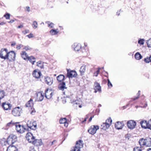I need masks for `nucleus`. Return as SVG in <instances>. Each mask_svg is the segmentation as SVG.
<instances>
[{
  "label": "nucleus",
  "mask_w": 151,
  "mask_h": 151,
  "mask_svg": "<svg viewBox=\"0 0 151 151\" xmlns=\"http://www.w3.org/2000/svg\"><path fill=\"white\" fill-rule=\"evenodd\" d=\"M1 58L6 60L9 59L10 61H14L15 59L16 53L13 51L8 52L7 51V54L5 56H1Z\"/></svg>",
  "instance_id": "1"
},
{
  "label": "nucleus",
  "mask_w": 151,
  "mask_h": 151,
  "mask_svg": "<svg viewBox=\"0 0 151 151\" xmlns=\"http://www.w3.org/2000/svg\"><path fill=\"white\" fill-rule=\"evenodd\" d=\"M27 128L33 130H35L37 128V124L36 121H28L26 125Z\"/></svg>",
  "instance_id": "2"
},
{
  "label": "nucleus",
  "mask_w": 151,
  "mask_h": 151,
  "mask_svg": "<svg viewBox=\"0 0 151 151\" xmlns=\"http://www.w3.org/2000/svg\"><path fill=\"white\" fill-rule=\"evenodd\" d=\"M17 141V136L13 134L10 135L8 137L7 142L9 145H12Z\"/></svg>",
  "instance_id": "3"
},
{
  "label": "nucleus",
  "mask_w": 151,
  "mask_h": 151,
  "mask_svg": "<svg viewBox=\"0 0 151 151\" xmlns=\"http://www.w3.org/2000/svg\"><path fill=\"white\" fill-rule=\"evenodd\" d=\"M99 127L97 125H93L88 129V132L92 135L96 133V131L99 129Z\"/></svg>",
  "instance_id": "4"
},
{
  "label": "nucleus",
  "mask_w": 151,
  "mask_h": 151,
  "mask_svg": "<svg viewBox=\"0 0 151 151\" xmlns=\"http://www.w3.org/2000/svg\"><path fill=\"white\" fill-rule=\"evenodd\" d=\"M21 109L19 107L15 108L12 111V113L14 116H19L21 112Z\"/></svg>",
  "instance_id": "5"
},
{
  "label": "nucleus",
  "mask_w": 151,
  "mask_h": 151,
  "mask_svg": "<svg viewBox=\"0 0 151 151\" xmlns=\"http://www.w3.org/2000/svg\"><path fill=\"white\" fill-rule=\"evenodd\" d=\"M67 77L69 78L76 77L77 75L76 72L75 70H72L69 71L68 69H67Z\"/></svg>",
  "instance_id": "6"
},
{
  "label": "nucleus",
  "mask_w": 151,
  "mask_h": 151,
  "mask_svg": "<svg viewBox=\"0 0 151 151\" xmlns=\"http://www.w3.org/2000/svg\"><path fill=\"white\" fill-rule=\"evenodd\" d=\"M53 95V92L51 89L47 88L45 91V96L47 99H50Z\"/></svg>",
  "instance_id": "7"
},
{
  "label": "nucleus",
  "mask_w": 151,
  "mask_h": 151,
  "mask_svg": "<svg viewBox=\"0 0 151 151\" xmlns=\"http://www.w3.org/2000/svg\"><path fill=\"white\" fill-rule=\"evenodd\" d=\"M127 124L128 128L132 129L135 127L136 125V123L133 120H130L127 122Z\"/></svg>",
  "instance_id": "8"
},
{
  "label": "nucleus",
  "mask_w": 151,
  "mask_h": 151,
  "mask_svg": "<svg viewBox=\"0 0 151 151\" xmlns=\"http://www.w3.org/2000/svg\"><path fill=\"white\" fill-rule=\"evenodd\" d=\"M26 138L29 142L32 143L35 139V137L31 132H29L27 134Z\"/></svg>",
  "instance_id": "9"
},
{
  "label": "nucleus",
  "mask_w": 151,
  "mask_h": 151,
  "mask_svg": "<svg viewBox=\"0 0 151 151\" xmlns=\"http://www.w3.org/2000/svg\"><path fill=\"white\" fill-rule=\"evenodd\" d=\"M45 83L48 85H51L53 82V79L52 77L49 76H45Z\"/></svg>",
  "instance_id": "10"
},
{
  "label": "nucleus",
  "mask_w": 151,
  "mask_h": 151,
  "mask_svg": "<svg viewBox=\"0 0 151 151\" xmlns=\"http://www.w3.org/2000/svg\"><path fill=\"white\" fill-rule=\"evenodd\" d=\"M94 89L95 90L94 92L96 93L97 91L100 92L101 91V87L99 83L96 81L94 83Z\"/></svg>",
  "instance_id": "11"
},
{
  "label": "nucleus",
  "mask_w": 151,
  "mask_h": 151,
  "mask_svg": "<svg viewBox=\"0 0 151 151\" xmlns=\"http://www.w3.org/2000/svg\"><path fill=\"white\" fill-rule=\"evenodd\" d=\"M32 75L34 77L38 78L41 76L42 74L40 71L36 69L34 70Z\"/></svg>",
  "instance_id": "12"
},
{
  "label": "nucleus",
  "mask_w": 151,
  "mask_h": 151,
  "mask_svg": "<svg viewBox=\"0 0 151 151\" xmlns=\"http://www.w3.org/2000/svg\"><path fill=\"white\" fill-rule=\"evenodd\" d=\"M1 106L4 110H8L10 109L12 106L11 104L6 103V102L3 103L1 105Z\"/></svg>",
  "instance_id": "13"
},
{
  "label": "nucleus",
  "mask_w": 151,
  "mask_h": 151,
  "mask_svg": "<svg viewBox=\"0 0 151 151\" xmlns=\"http://www.w3.org/2000/svg\"><path fill=\"white\" fill-rule=\"evenodd\" d=\"M19 122H16L15 124V126L16 127V129L17 131L20 134L23 133V130H21V125L19 124Z\"/></svg>",
  "instance_id": "14"
},
{
  "label": "nucleus",
  "mask_w": 151,
  "mask_h": 151,
  "mask_svg": "<svg viewBox=\"0 0 151 151\" xmlns=\"http://www.w3.org/2000/svg\"><path fill=\"white\" fill-rule=\"evenodd\" d=\"M32 143L36 146H41L42 143L41 139H35Z\"/></svg>",
  "instance_id": "15"
},
{
  "label": "nucleus",
  "mask_w": 151,
  "mask_h": 151,
  "mask_svg": "<svg viewBox=\"0 0 151 151\" xmlns=\"http://www.w3.org/2000/svg\"><path fill=\"white\" fill-rule=\"evenodd\" d=\"M44 95L40 92L37 93L36 100L38 101H41L43 99Z\"/></svg>",
  "instance_id": "16"
},
{
  "label": "nucleus",
  "mask_w": 151,
  "mask_h": 151,
  "mask_svg": "<svg viewBox=\"0 0 151 151\" xmlns=\"http://www.w3.org/2000/svg\"><path fill=\"white\" fill-rule=\"evenodd\" d=\"M145 145L150 147L151 145V138L149 137L145 139Z\"/></svg>",
  "instance_id": "17"
},
{
  "label": "nucleus",
  "mask_w": 151,
  "mask_h": 151,
  "mask_svg": "<svg viewBox=\"0 0 151 151\" xmlns=\"http://www.w3.org/2000/svg\"><path fill=\"white\" fill-rule=\"evenodd\" d=\"M123 126V124L119 122H116L115 125V128L118 129H122Z\"/></svg>",
  "instance_id": "18"
},
{
  "label": "nucleus",
  "mask_w": 151,
  "mask_h": 151,
  "mask_svg": "<svg viewBox=\"0 0 151 151\" xmlns=\"http://www.w3.org/2000/svg\"><path fill=\"white\" fill-rule=\"evenodd\" d=\"M86 66L85 65H83L81 67L79 70L81 75L83 76L84 75L86 70Z\"/></svg>",
  "instance_id": "19"
},
{
  "label": "nucleus",
  "mask_w": 151,
  "mask_h": 151,
  "mask_svg": "<svg viewBox=\"0 0 151 151\" xmlns=\"http://www.w3.org/2000/svg\"><path fill=\"white\" fill-rule=\"evenodd\" d=\"M21 55L22 57L25 60L26 59H28L29 57L28 56V54L25 51H22L21 53Z\"/></svg>",
  "instance_id": "20"
},
{
  "label": "nucleus",
  "mask_w": 151,
  "mask_h": 151,
  "mask_svg": "<svg viewBox=\"0 0 151 151\" xmlns=\"http://www.w3.org/2000/svg\"><path fill=\"white\" fill-rule=\"evenodd\" d=\"M58 88L60 90L62 91H63L64 89L67 88L65 87V84L64 82H63L59 84Z\"/></svg>",
  "instance_id": "21"
},
{
  "label": "nucleus",
  "mask_w": 151,
  "mask_h": 151,
  "mask_svg": "<svg viewBox=\"0 0 151 151\" xmlns=\"http://www.w3.org/2000/svg\"><path fill=\"white\" fill-rule=\"evenodd\" d=\"M74 50L76 51H78L81 48V46L79 44L75 43L74 45L73 46Z\"/></svg>",
  "instance_id": "22"
},
{
  "label": "nucleus",
  "mask_w": 151,
  "mask_h": 151,
  "mask_svg": "<svg viewBox=\"0 0 151 151\" xmlns=\"http://www.w3.org/2000/svg\"><path fill=\"white\" fill-rule=\"evenodd\" d=\"M141 124L142 127L145 129L148 128V122H147L146 121H143L141 122Z\"/></svg>",
  "instance_id": "23"
},
{
  "label": "nucleus",
  "mask_w": 151,
  "mask_h": 151,
  "mask_svg": "<svg viewBox=\"0 0 151 151\" xmlns=\"http://www.w3.org/2000/svg\"><path fill=\"white\" fill-rule=\"evenodd\" d=\"M32 100L31 99L25 104V106L26 107H31L33 106Z\"/></svg>",
  "instance_id": "24"
},
{
  "label": "nucleus",
  "mask_w": 151,
  "mask_h": 151,
  "mask_svg": "<svg viewBox=\"0 0 151 151\" xmlns=\"http://www.w3.org/2000/svg\"><path fill=\"white\" fill-rule=\"evenodd\" d=\"M108 125V124H107L105 123H103L101 125V129L104 130H106L109 127Z\"/></svg>",
  "instance_id": "25"
},
{
  "label": "nucleus",
  "mask_w": 151,
  "mask_h": 151,
  "mask_svg": "<svg viewBox=\"0 0 151 151\" xmlns=\"http://www.w3.org/2000/svg\"><path fill=\"white\" fill-rule=\"evenodd\" d=\"M18 150L16 147L14 145L9 146L6 150V151H13L14 150Z\"/></svg>",
  "instance_id": "26"
},
{
  "label": "nucleus",
  "mask_w": 151,
  "mask_h": 151,
  "mask_svg": "<svg viewBox=\"0 0 151 151\" xmlns=\"http://www.w3.org/2000/svg\"><path fill=\"white\" fill-rule=\"evenodd\" d=\"M8 50L6 48L1 49L0 51V58H1V56H3V55L4 54V52L5 51L6 54H7Z\"/></svg>",
  "instance_id": "27"
},
{
  "label": "nucleus",
  "mask_w": 151,
  "mask_h": 151,
  "mask_svg": "<svg viewBox=\"0 0 151 151\" xmlns=\"http://www.w3.org/2000/svg\"><path fill=\"white\" fill-rule=\"evenodd\" d=\"M28 59L32 63V65H34V63L35 62V59L32 56L29 57Z\"/></svg>",
  "instance_id": "28"
},
{
  "label": "nucleus",
  "mask_w": 151,
  "mask_h": 151,
  "mask_svg": "<svg viewBox=\"0 0 151 151\" xmlns=\"http://www.w3.org/2000/svg\"><path fill=\"white\" fill-rule=\"evenodd\" d=\"M65 78L64 76L63 75H60L57 76V81L59 82H60L63 81Z\"/></svg>",
  "instance_id": "29"
},
{
  "label": "nucleus",
  "mask_w": 151,
  "mask_h": 151,
  "mask_svg": "<svg viewBox=\"0 0 151 151\" xmlns=\"http://www.w3.org/2000/svg\"><path fill=\"white\" fill-rule=\"evenodd\" d=\"M135 57L137 60H139L142 58V56L139 52H137L135 55Z\"/></svg>",
  "instance_id": "30"
},
{
  "label": "nucleus",
  "mask_w": 151,
  "mask_h": 151,
  "mask_svg": "<svg viewBox=\"0 0 151 151\" xmlns=\"http://www.w3.org/2000/svg\"><path fill=\"white\" fill-rule=\"evenodd\" d=\"M78 148L80 149L82 147L83 145L81 142V140L77 141L76 143V145L75 146Z\"/></svg>",
  "instance_id": "31"
},
{
  "label": "nucleus",
  "mask_w": 151,
  "mask_h": 151,
  "mask_svg": "<svg viewBox=\"0 0 151 151\" xmlns=\"http://www.w3.org/2000/svg\"><path fill=\"white\" fill-rule=\"evenodd\" d=\"M16 122H13L12 120L11 122L8 123L6 125L7 128H8L9 127H12L13 126L15 125L16 124Z\"/></svg>",
  "instance_id": "32"
},
{
  "label": "nucleus",
  "mask_w": 151,
  "mask_h": 151,
  "mask_svg": "<svg viewBox=\"0 0 151 151\" xmlns=\"http://www.w3.org/2000/svg\"><path fill=\"white\" fill-rule=\"evenodd\" d=\"M139 143L141 147L143 145H145V139L143 138H142L141 139H139Z\"/></svg>",
  "instance_id": "33"
},
{
  "label": "nucleus",
  "mask_w": 151,
  "mask_h": 151,
  "mask_svg": "<svg viewBox=\"0 0 151 151\" xmlns=\"http://www.w3.org/2000/svg\"><path fill=\"white\" fill-rule=\"evenodd\" d=\"M21 130H23V133L25 131H30L29 130V129L28 128H27V127L26 125H21Z\"/></svg>",
  "instance_id": "34"
},
{
  "label": "nucleus",
  "mask_w": 151,
  "mask_h": 151,
  "mask_svg": "<svg viewBox=\"0 0 151 151\" xmlns=\"http://www.w3.org/2000/svg\"><path fill=\"white\" fill-rule=\"evenodd\" d=\"M112 122V121L111 119V118H109L106 120V122L105 123L107 124H108V126H109L110 127V126Z\"/></svg>",
  "instance_id": "35"
},
{
  "label": "nucleus",
  "mask_w": 151,
  "mask_h": 151,
  "mask_svg": "<svg viewBox=\"0 0 151 151\" xmlns=\"http://www.w3.org/2000/svg\"><path fill=\"white\" fill-rule=\"evenodd\" d=\"M38 24L37 22L36 21H34L33 22L32 26L33 28L35 29L37 27Z\"/></svg>",
  "instance_id": "36"
},
{
  "label": "nucleus",
  "mask_w": 151,
  "mask_h": 151,
  "mask_svg": "<svg viewBox=\"0 0 151 151\" xmlns=\"http://www.w3.org/2000/svg\"><path fill=\"white\" fill-rule=\"evenodd\" d=\"M47 24L48 27L51 28H53L54 26V24L52 22L50 23V22L49 21H47L45 22Z\"/></svg>",
  "instance_id": "37"
},
{
  "label": "nucleus",
  "mask_w": 151,
  "mask_h": 151,
  "mask_svg": "<svg viewBox=\"0 0 151 151\" xmlns=\"http://www.w3.org/2000/svg\"><path fill=\"white\" fill-rule=\"evenodd\" d=\"M37 66L40 67L41 68H43V65L41 61H39L37 62Z\"/></svg>",
  "instance_id": "38"
},
{
  "label": "nucleus",
  "mask_w": 151,
  "mask_h": 151,
  "mask_svg": "<svg viewBox=\"0 0 151 151\" xmlns=\"http://www.w3.org/2000/svg\"><path fill=\"white\" fill-rule=\"evenodd\" d=\"M4 96V91H0V99H2Z\"/></svg>",
  "instance_id": "39"
},
{
  "label": "nucleus",
  "mask_w": 151,
  "mask_h": 151,
  "mask_svg": "<svg viewBox=\"0 0 151 151\" xmlns=\"http://www.w3.org/2000/svg\"><path fill=\"white\" fill-rule=\"evenodd\" d=\"M51 35H53L57 34V30L51 29L50 32Z\"/></svg>",
  "instance_id": "40"
},
{
  "label": "nucleus",
  "mask_w": 151,
  "mask_h": 151,
  "mask_svg": "<svg viewBox=\"0 0 151 151\" xmlns=\"http://www.w3.org/2000/svg\"><path fill=\"white\" fill-rule=\"evenodd\" d=\"M66 119L65 118L61 119L60 120L59 122L60 124H64L66 122Z\"/></svg>",
  "instance_id": "41"
},
{
  "label": "nucleus",
  "mask_w": 151,
  "mask_h": 151,
  "mask_svg": "<svg viewBox=\"0 0 151 151\" xmlns=\"http://www.w3.org/2000/svg\"><path fill=\"white\" fill-rule=\"evenodd\" d=\"M80 149L75 146V147L72 148L71 151H80Z\"/></svg>",
  "instance_id": "42"
},
{
  "label": "nucleus",
  "mask_w": 151,
  "mask_h": 151,
  "mask_svg": "<svg viewBox=\"0 0 151 151\" xmlns=\"http://www.w3.org/2000/svg\"><path fill=\"white\" fill-rule=\"evenodd\" d=\"M147 46L149 47H151V38L150 39L146 42Z\"/></svg>",
  "instance_id": "43"
},
{
  "label": "nucleus",
  "mask_w": 151,
  "mask_h": 151,
  "mask_svg": "<svg viewBox=\"0 0 151 151\" xmlns=\"http://www.w3.org/2000/svg\"><path fill=\"white\" fill-rule=\"evenodd\" d=\"M140 95V91H138V93L137 94V96L136 97H135L134 98H132V100L133 101L135 100H136L138 99L139 96Z\"/></svg>",
  "instance_id": "44"
},
{
  "label": "nucleus",
  "mask_w": 151,
  "mask_h": 151,
  "mask_svg": "<svg viewBox=\"0 0 151 151\" xmlns=\"http://www.w3.org/2000/svg\"><path fill=\"white\" fill-rule=\"evenodd\" d=\"M144 40L143 39H140V40H139L138 41V43L139 44H140L141 45H143L144 44Z\"/></svg>",
  "instance_id": "45"
},
{
  "label": "nucleus",
  "mask_w": 151,
  "mask_h": 151,
  "mask_svg": "<svg viewBox=\"0 0 151 151\" xmlns=\"http://www.w3.org/2000/svg\"><path fill=\"white\" fill-rule=\"evenodd\" d=\"M10 14L8 13H6L5 14L4 16V17L6 18V19H9L10 18Z\"/></svg>",
  "instance_id": "46"
},
{
  "label": "nucleus",
  "mask_w": 151,
  "mask_h": 151,
  "mask_svg": "<svg viewBox=\"0 0 151 151\" xmlns=\"http://www.w3.org/2000/svg\"><path fill=\"white\" fill-rule=\"evenodd\" d=\"M140 148H140L138 147H136L134 148L133 151H141Z\"/></svg>",
  "instance_id": "47"
},
{
  "label": "nucleus",
  "mask_w": 151,
  "mask_h": 151,
  "mask_svg": "<svg viewBox=\"0 0 151 151\" xmlns=\"http://www.w3.org/2000/svg\"><path fill=\"white\" fill-rule=\"evenodd\" d=\"M108 81V85L109 87L110 88H111L112 87V85L110 82L109 79H107Z\"/></svg>",
  "instance_id": "48"
},
{
  "label": "nucleus",
  "mask_w": 151,
  "mask_h": 151,
  "mask_svg": "<svg viewBox=\"0 0 151 151\" xmlns=\"http://www.w3.org/2000/svg\"><path fill=\"white\" fill-rule=\"evenodd\" d=\"M23 49L25 50L26 51L28 50H31L32 49V48L29 47V46H25L23 48Z\"/></svg>",
  "instance_id": "49"
},
{
  "label": "nucleus",
  "mask_w": 151,
  "mask_h": 151,
  "mask_svg": "<svg viewBox=\"0 0 151 151\" xmlns=\"http://www.w3.org/2000/svg\"><path fill=\"white\" fill-rule=\"evenodd\" d=\"M144 61L146 63H149L150 62V60L149 58L148 57H147L145 58Z\"/></svg>",
  "instance_id": "50"
},
{
  "label": "nucleus",
  "mask_w": 151,
  "mask_h": 151,
  "mask_svg": "<svg viewBox=\"0 0 151 151\" xmlns=\"http://www.w3.org/2000/svg\"><path fill=\"white\" fill-rule=\"evenodd\" d=\"M23 46V45L21 44H18L17 45V47H16V49L17 50H19L21 47Z\"/></svg>",
  "instance_id": "51"
},
{
  "label": "nucleus",
  "mask_w": 151,
  "mask_h": 151,
  "mask_svg": "<svg viewBox=\"0 0 151 151\" xmlns=\"http://www.w3.org/2000/svg\"><path fill=\"white\" fill-rule=\"evenodd\" d=\"M78 102V101H76L75 102H73V105L77 107V106L79 104Z\"/></svg>",
  "instance_id": "52"
},
{
  "label": "nucleus",
  "mask_w": 151,
  "mask_h": 151,
  "mask_svg": "<svg viewBox=\"0 0 151 151\" xmlns=\"http://www.w3.org/2000/svg\"><path fill=\"white\" fill-rule=\"evenodd\" d=\"M148 129H151V119L148 121Z\"/></svg>",
  "instance_id": "53"
},
{
  "label": "nucleus",
  "mask_w": 151,
  "mask_h": 151,
  "mask_svg": "<svg viewBox=\"0 0 151 151\" xmlns=\"http://www.w3.org/2000/svg\"><path fill=\"white\" fill-rule=\"evenodd\" d=\"M132 102V101H129V103L128 104H127V105L123 106L122 107V108H123V109H126L127 106L129 104Z\"/></svg>",
  "instance_id": "54"
},
{
  "label": "nucleus",
  "mask_w": 151,
  "mask_h": 151,
  "mask_svg": "<svg viewBox=\"0 0 151 151\" xmlns=\"http://www.w3.org/2000/svg\"><path fill=\"white\" fill-rule=\"evenodd\" d=\"M27 36L29 38H30L33 37V35L32 33H30L29 34L27 35Z\"/></svg>",
  "instance_id": "55"
},
{
  "label": "nucleus",
  "mask_w": 151,
  "mask_h": 151,
  "mask_svg": "<svg viewBox=\"0 0 151 151\" xmlns=\"http://www.w3.org/2000/svg\"><path fill=\"white\" fill-rule=\"evenodd\" d=\"M29 30L28 29H26L24 31H23L22 32L24 34H26L29 32Z\"/></svg>",
  "instance_id": "56"
},
{
  "label": "nucleus",
  "mask_w": 151,
  "mask_h": 151,
  "mask_svg": "<svg viewBox=\"0 0 151 151\" xmlns=\"http://www.w3.org/2000/svg\"><path fill=\"white\" fill-rule=\"evenodd\" d=\"M35 110L34 109H33L32 111L31 112V114L32 115H34L35 114Z\"/></svg>",
  "instance_id": "57"
},
{
  "label": "nucleus",
  "mask_w": 151,
  "mask_h": 151,
  "mask_svg": "<svg viewBox=\"0 0 151 151\" xmlns=\"http://www.w3.org/2000/svg\"><path fill=\"white\" fill-rule=\"evenodd\" d=\"M64 126L66 127H67L68 125V123L66 122L65 123H64Z\"/></svg>",
  "instance_id": "58"
},
{
  "label": "nucleus",
  "mask_w": 151,
  "mask_h": 151,
  "mask_svg": "<svg viewBox=\"0 0 151 151\" xmlns=\"http://www.w3.org/2000/svg\"><path fill=\"white\" fill-rule=\"evenodd\" d=\"M98 74L99 73H98V72H96L94 73V75L97 77L98 76Z\"/></svg>",
  "instance_id": "59"
},
{
  "label": "nucleus",
  "mask_w": 151,
  "mask_h": 151,
  "mask_svg": "<svg viewBox=\"0 0 151 151\" xmlns=\"http://www.w3.org/2000/svg\"><path fill=\"white\" fill-rule=\"evenodd\" d=\"M26 8L27 9V11L29 12L30 11V8L29 6H27Z\"/></svg>",
  "instance_id": "60"
},
{
  "label": "nucleus",
  "mask_w": 151,
  "mask_h": 151,
  "mask_svg": "<svg viewBox=\"0 0 151 151\" xmlns=\"http://www.w3.org/2000/svg\"><path fill=\"white\" fill-rule=\"evenodd\" d=\"M23 27V25L21 24L20 25H19V26H18L17 28H22Z\"/></svg>",
  "instance_id": "61"
},
{
  "label": "nucleus",
  "mask_w": 151,
  "mask_h": 151,
  "mask_svg": "<svg viewBox=\"0 0 151 151\" xmlns=\"http://www.w3.org/2000/svg\"><path fill=\"white\" fill-rule=\"evenodd\" d=\"M14 20H11L10 21L8 22L9 23H12L14 22Z\"/></svg>",
  "instance_id": "62"
},
{
  "label": "nucleus",
  "mask_w": 151,
  "mask_h": 151,
  "mask_svg": "<svg viewBox=\"0 0 151 151\" xmlns=\"http://www.w3.org/2000/svg\"><path fill=\"white\" fill-rule=\"evenodd\" d=\"M5 24V23L4 22H2L0 23V25H3Z\"/></svg>",
  "instance_id": "63"
},
{
  "label": "nucleus",
  "mask_w": 151,
  "mask_h": 151,
  "mask_svg": "<svg viewBox=\"0 0 151 151\" xmlns=\"http://www.w3.org/2000/svg\"><path fill=\"white\" fill-rule=\"evenodd\" d=\"M16 45V43L15 42H13L11 44V45L12 46H13Z\"/></svg>",
  "instance_id": "64"
}]
</instances>
